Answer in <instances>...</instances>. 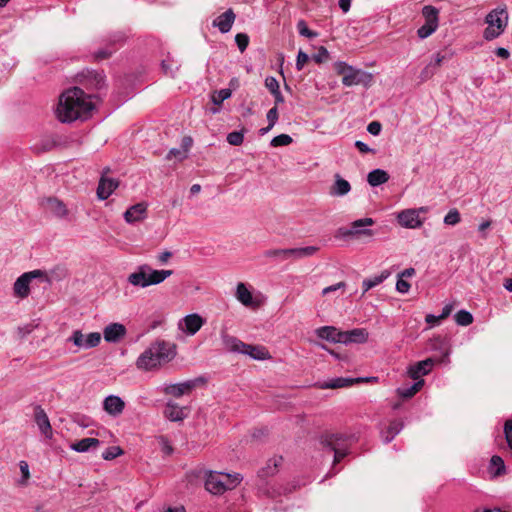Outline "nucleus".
Wrapping results in <instances>:
<instances>
[{
  "label": "nucleus",
  "instance_id": "nucleus-1",
  "mask_svg": "<svg viewBox=\"0 0 512 512\" xmlns=\"http://www.w3.org/2000/svg\"><path fill=\"white\" fill-rule=\"evenodd\" d=\"M93 109L92 95H87L78 87H72L60 95L56 115L59 121L70 123L77 119H86Z\"/></svg>",
  "mask_w": 512,
  "mask_h": 512
},
{
  "label": "nucleus",
  "instance_id": "nucleus-2",
  "mask_svg": "<svg viewBox=\"0 0 512 512\" xmlns=\"http://www.w3.org/2000/svg\"><path fill=\"white\" fill-rule=\"evenodd\" d=\"M175 355L174 344L157 340L139 355L136 360V367L142 371H151L161 364L171 361Z\"/></svg>",
  "mask_w": 512,
  "mask_h": 512
},
{
  "label": "nucleus",
  "instance_id": "nucleus-3",
  "mask_svg": "<svg viewBox=\"0 0 512 512\" xmlns=\"http://www.w3.org/2000/svg\"><path fill=\"white\" fill-rule=\"evenodd\" d=\"M221 339L225 349L229 352L248 355L255 360H266L271 357L269 351L265 347L246 344L225 332H222Z\"/></svg>",
  "mask_w": 512,
  "mask_h": 512
},
{
  "label": "nucleus",
  "instance_id": "nucleus-4",
  "mask_svg": "<svg viewBox=\"0 0 512 512\" xmlns=\"http://www.w3.org/2000/svg\"><path fill=\"white\" fill-rule=\"evenodd\" d=\"M241 481L242 477L238 473L210 472L206 478L205 487L210 493L217 495L234 489Z\"/></svg>",
  "mask_w": 512,
  "mask_h": 512
},
{
  "label": "nucleus",
  "instance_id": "nucleus-5",
  "mask_svg": "<svg viewBox=\"0 0 512 512\" xmlns=\"http://www.w3.org/2000/svg\"><path fill=\"white\" fill-rule=\"evenodd\" d=\"M334 70L342 75V84L346 87L363 84L368 86L372 81V75L368 72L356 69L346 62L337 61L334 64Z\"/></svg>",
  "mask_w": 512,
  "mask_h": 512
},
{
  "label": "nucleus",
  "instance_id": "nucleus-6",
  "mask_svg": "<svg viewBox=\"0 0 512 512\" xmlns=\"http://www.w3.org/2000/svg\"><path fill=\"white\" fill-rule=\"evenodd\" d=\"M353 440V436L336 433L326 434L322 437L321 443L334 452V463H338L347 455L348 448Z\"/></svg>",
  "mask_w": 512,
  "mask_h": 512
},
{
  "label": "nucleus",
  "instance_id": "nucleus-7",
  "mask_svg": "<svg viewBox=\"0 0 512 512\" xmlns=\"http://www.w3.org/2000/svg\"><path fill=\"white\" fill-rule=\"evenodd\" d=\"M507 13L504 9L498 10H492L487 16H486V23L488 26L484 30L483 37L490 41L497 37H499L505 30L507 26Z\"/></svg>",
  "mask_w": 512,
  "mask_h": 512
},
{
  "label": "nucleus",
  "instance_id": "nucleus-8",
  "mask_svg": "<svg viewBox=\"0 0 512 512\" xmlns=\"http://www.w3.org/2000/svg\"><path fill=\"white\" fill-rule=\"evenodd\" d=\"M375 223L374 219L370 217H365L361 219H357L350 224L349 228H339L337 233L343 238H352V237H373L374 231L367 227L372 226Z\"/></svg>",
  "mask_w": 512,
  "mask_h": 512
},
{
  "label": "nucleus",
  "instance_id": "nucleus-9",
  "mask_svg": "<svg viewBox=\"0 0 512 512\" xmlns=\"http://www.w3.org/2000/svg\"><path fill=\"white\" fill-rule=\"evenodd\" d=\"M422 15L425 18V23L418 28L417 35L420 39L428 38L438 28L439 25V10L431 5H426L422 8Z\"/></svg>",
  "mask_w": 512,
  "mask_h": 512
},
{
  "label": "nucleus",
  "instance_id": "nucleus-10",
  "mask_svg": "<svg viewBox=\"0 0 512 512\" xmlns=\"http://www.w3.org/2000/svg\"><path fill=\"white\" fill-rule=\"evenodd\" d=\"M427 212V207L404 209L397 213L396 219L400 226L404 228L417 229L423 225L425 220L420 217V214H425Z\"/></svg>",
  "mask_w": 512,
  "mask_h": 512
},
{
  "label": "nucleus",
  "instance_id": "nucleus-11",
  "mask_svg": "<svg viewBox=\"0 0 512 512\" xmlns=\"http://www.w3.org/2000/svg\"><path fill=\"white\" fill-rule=\"evenodd\" d=\"M204 383L205 379L202 377H198L181 383L165 384L162 388V391L166 395H171L175 398H180L183 395L190 394L196 387Z\"/></svg>",
  "mask_w": 512,
  "mask_h": 512
},
{
  "label": "nucleus",
  "instance_id": "nucleus-12",
  "mask_svg": "<svg viewBox=\"0 0 512 512\" xmlns=\"http://www.w3.org/2000/svg\"><path fill=\"white\" fill-rule=\"evenodd\" d=\"M45 273L41 270H33L19 276L13 285V292L16 297L26 298L30 293V283L33 279L43 277Z\"/></svg>",
  "mask_w": 512,
  "mask_h": 512
},
{
  "label": "nucleus",
  "instance_id": "nucleus-13",
  "mask_svg": "<svg viewBox=\"0 0 512 512\" xmlns=\"http://www.w3.org/2000/svg\"><path fill=\"white\" fill-rule=\"evenodd\" d=\"M126 38L127 36L123 32L111 33L105 40L108 46L97 50L94 54L95 58L98 60L109 58L125 42Z\"/></svg>",
  "mask_w": 512,
  "mask_h": 512
},
{
  "label": "nucleus",
  "instance_id": "nucleus-14",
  "mask_svg": "<svg viewBox=\"0 0 512 512\" xmlns=\"http://www.w3.org/2000/svg\"><path fill=\"white\" fill-rule=\"evenodd\" d=\"M206 323V319L198 313H191L184 316L178 322V329L187 336L195 335Z\"/></svg>",
  "mask_w": 512,
  "mask_h": 512
},
{
  "label": "nucleus",
  "instance_id": "nucleus-15",
  "mask_svg": "<svg viewBox=\"0 0 512 512\" xmlns=\"http://www.w3.org/2000/svg\"><path fill=\"white\" fill-rule=\"evenodd\" d=\"M41 204L52 216L58 219H69V209L62 200L56 197H48L43 199Z\"/></svg>",
  "mask_w": 512,
  "mask_h": 512
},
{
  "label": "nucleus",
  "instance_id": "nucleus-16",
  "mask_svg": "<svg viewBox=\"0 0 512 512\" xmlns=\"http://www.w3.org/2000/svg\"><path fill=\"white\" fill-rule=\"evenodd\" d=\"M103 409L108 415L118 417L125 409V402L117 395H109L103 400Z\"/></svg>",
  "mask_w": 512,
  "mask_h": 512
},
{
  "label": "nucleus",
  "instance_id": "nucleus-17",
  "mask_svg": "<svg viewBox=\"0 0 512 512\" xmlns=\"http://www.w3.org/2000/svg\"><path fill=\"white\" fill-rule=\"evenodd\" d=\"M34 419L41 433L46 438L51 439L53 436L52 427L46 412L40 405H36L34 408Z\"/></svg>",
  "mask_w": 512,
  "mask_h": 512
},
{
  "label": "nucleus",
  "instance_id": "nucleus-18",
  "mask_svg": "<svg viewBox=\"0 0 512 512\" xmlns=\"http://www.w3.org/2000/svg\"><path fill=\"white\" fill-rule=\"evenodd\" d=\"M434 359L427 358L423 361H419L408 368V375L415 381L422 380L421 377L427 375L434 366Z\"/></svg>",
  "mask_w": 512,
  "mask_h": 512
},
{
  "label": "nucleus",
  "instance_id": "nucleus-19",
  "mask_svg": "<svg viewBox=\"0 0 512 512\" xmlns=\"http://www.w3.org/2000/svg\"><path fill=\"white\" fill-rule=\"evenodd\" d=\"M369 333L365 328H354L349 331H343L342 344H364L368 341Z\"/></svg>",
  "mask_w": 512,
  "mask_h": 512
},
{
  "label": "nucleus",
  "instance_id": "nucleus-20",
  "mask_svg": "<svg viewBox=\"0 0 512 512\" xmlns=\"http://www.w3.org/2000/svg\"><path fill=\"white\" fill-rule=\"evenodd\" d=\"M148 271H150L148 264L139 265L134 272L129 274L128 283L135 287L146 288Z\"/></svg>",
  "mask_w": 512,
  "mask_h": 512
},
{
  "label": "nucleus",
  "instance_id": "nucleus-21",
  "mask_svg": "<svg viewBox=\"0 0 512 512\" xmlns=\"http://www.w3.org/2000/svg\"><path fill=\"white\" fill-rule=\"evenodd\" d=\"M315 334L320 339L332 342L341 343L343 340V331L337 329L334 326H322L315 330Z\"/></svg>",
  "mask_w": 512,
  "mask_h": 512
},
{
  "label": "nucleus",
  "instance_id": "nucleus-22",
  "mask_svg": "<svg viewBox=\"0 0 512 512\" xmlns=\"http://www.w3.org/2000/svg\"><path fill=\"white\" fill-rule=\"evenodd\" d=\"M126 334V328L120 323H111L104 328L103 336L106 342L117 343Z\"/></svg>",
  "mask_w": 512,
  "mask_h": 512
},
{
  "label": "nucleus",
  "instance_id": "nucleus-23",
  "mask_svg": "<svg viewBox=\"0 0 512 512\" xmlns=\"http://www.w3.org/2000/svg\"><path fill=\"white\" fill-rule=\"evenodd\" d=\"M236 15L232 9H227L213 20V26L217 27L221 33H228L235 21Z\"/></svg>",
  "mask_w": 512,
  "mask_h": 512
},
{
  "label": "nucleus",
  "instance_id": "nucleus-24",
  "mask_svg": "<svg viewBox=\"0 0 512 512\" xmlns=\"http://www.w3.org/2000/svg\"><path fill=\"white\" fill-rule=\"evenodd\" d=\"M147 215V205L143 202L137 203L127 209L124 213V219L127 223H135L144 220Z\"/></svg>",
  "mask_w": 512,
  "mask_h": 512
},
{
  "label": "nucleus",
  "instance_id": "nucleus-25",
  "mask_svg": "<svg viewBox=\"0 0 512 512\" xmlns=\"http://www.w3.org/2000/svg\"><path fill=\"white\" fill-rule=\"evenodd\" d=\"M370 380H376L375 377H359V378H335L329 382H326L321 386V388L324 389H336V388H342V387H349L354 383H360V382H368Z\"/></svg>",
  "mask_w": 512,
  "mask_h": 512
},
{
  "label": "nucleus",
  "instance_id": "nucleus-26",
  "mask_svg": "<svg viewBox=\"0 0 512 512\" xmlns=\"http://www.w3.org/2000/svg\"><path fill=\"white\" fill-rule=\"evenodd\" d=\"M164 416L173 422L182 421L187 417L186 408L168 401L164 409Z\"/></svg>",
  "mask_w": 512,
  "mask_h": 512
},
{
  "label": "nucleus",
  "instance_id": "nucleus-27",
  "mask_svg": "<svg viewBox=\"0 0 512 512\" xmlns=\"http://www.w3.org/2000/svg\"><path fill=\"white\" fill-rule=\"evenodd\" d=\"M117 187L118 181H116L113 178H107L102 176L97 188L98 198L101 200H106Z\"/></svg>",
  "mask_w": 512,
  "mask_h": 512
},
{
  "label": "nucleus",
  "instance_id": "nucleus-28",
  "mask_svg": "<svg viewBox=\"0 0 512 512\" xmlns=\"http://www.w3.org/2000/svg\"><path fill=\"white\" fill-rule=\"evenodd\" d=\"M404 428V422L400 419L392 420L385 430L381 431L384 443L391 442Z\"/></svg>",
  "mask_w": 512,
  "mask_h": 512
},
{
  "label": "nucleus",
  "instance_id": "nucleus-29",
  "mask_svg": "<svg viewBox=\"0 0 512 512\" xmlns=\"http://www.w3.org/2000/svg\"><path fill=\"white\" fill-rule=\"evenodd\" d=\"M100 443L97 438H83L70 444V449L78 453H85L96 449Z\"/></svg>",
  "mask_w": 512,
  "mask_h": 512
},
{
  "label": "nucleus",
  "instance_id": "nucleus-30",
  "mask_svg": "<svg viewBox=\"0 0 512 512\" xmlns=\"http://www.w3.org/2000/svg\"><path fill=\"white\" fill-rule=\"evenodd\" d=\"M351 190L350 183L343 179L339 174L335 175V181L330 188L329 194L331 196L342 197L348 194Z\"/></svg>",
  "mask_w": 512,
  "mask_h": 512
},
{
  "label": "nucleus",
  "instance_id": "nucleus-31",
  "mask_svg": "<svg viewBox=\"0 0 512 512\" xmlns=\"http://www.w3.org/2000/svg\"><path fill=\"white\" fill-rule=\"evenodd\" d=\"M173 274L172 270H157L150 266L147 277V287L151 285H158L164 282L168 277Z\"/></svg>",
  "mask_w": 512,
  "mask_h": 512
},
{
  "label": "nucleus",
  "instance_id": "nucleus-32",
  "mask_svg": "<svg viewBox=\"0 0 512 512\" xmlns=\"http://www.w3.org/2000/svg\"><path fill=\"white\" fill-rule=\"evenodd\" d=\"M444 59V56L437 53L434 57V60L429 62L420 72V79L421 81H427L430 79L436 72L437 68L440 66Z\"/></svg>",
  "mask_w": 512,
  "mask_h": 512
},
{
  "label": "nucleus",
  "instance_id": "nucleus-33",
  "mask_svg": "<svg viewBox=\"0 0 512 512\" xmlns=\"http://www.w3.org/2000/svg\"><path fill=\"white\" fill-rule=\"evenodd\" d=\"M318 247L316 246H306L299 248H289L286 249V258L294 257V258H305L314 255L318 251Z\"/></svg>",
  "mask_w": 512,
  "mask_h": 512
},
{
  "label": "nucleus",
  "instance_id": "nucleus-34",
  "mask_svg": "<svg viewBox=\"0 0 512 512\" xmlns=\"http://www.w3.org/2000/svg\"><path fill=\"white\" fill-rule=\"evenodd\" d=\"M389 180V174L382 169H374L368 173L367 181L372 187H377Z\"/></svg>",
  "mask_w": 512,
  "mask_h": 512
},
{
  "label": "nucleus",
  "instance_id": "nucleus-35",
  "mask_svg": "<svg viewBox=\"0 0 512 512\" xmlns=\"http://www.w3.org/2000/svg\"><path fill=\"white\" fill-rule=\"evenodd\" d=\"M389 276L390 272L384 270L379 275L364 279L362 282L363 294L384 282Z\"/></svg>",
  "mask_w": 512,
  "mask_h": 512
},
{
  "label": "nucleus",
  "instance_id": "nucleus-36",
  "mask_svg": "<svg viewBox=\"0 0 512 512\" xmlns=\"http://www.w3.org/2000/svg\"><path fill=\"white\" fill-rule=\"evenodd\" d=\"M282 461L283 458L281 456H276L269 459L267 465L258 472V476L264 479L266 477L274 475L277 472V468L282 463Z\"/></svg>",
  "mask_w": 512,
  "mask_h": 512
},
{
  "label": "nucleus",
  "instance_id": "nucleus-37",
  "mask_svg": "<svg viewBox=\"0 0 512 512\" xmlns=\"http://www.w3.org/2000/svg\"><path fill=\"white\" fill-rule=\"evenodd\" d=\"M236 298L244 306H252L254 304L251 292L242 282L238 283L236 288Z\"/></svg>",
  "mask_w": 512,
  "mask_h": 512
},
{
  "label": "nucleus",
  "instance_id": "nucleus-38",
  "mask_svg": "<svg viewBox=\"0 0 512 512\" xmlns=\"http://www.w3.org/2000/svg\"><path fill=\"white\" fill-rule=\"evenodd\" d=\"M424 385V380L416 381L413 385L408 387H399L397 394L405 399L413 397Z\"/></svg>",
  "mask_w": 512,
  "mask_h": 512
},
{
  "label": "nucleus",
  "instance_id": "nucleus-39",
  "mask_svg": "<svg viewBox=\"0 0 512 512\" xmlns=\"http://www.w3.org/2000/svg\"><path fill=\"white\" fill-rule=\"evenodd\" d=\"M490 471L494 474V476H500L505 473V463L500 456H492L490 460Z\"/></svg>",
  "mask_w": 512,
  "mask_h": 512
},
{
  "label": "nucleus",
  "instance_id": "nucleus-40",
  "mask_svg": "<svg viewBox=\"0 0 512 512\" xmlns=\"http://www.w3.org/2000/svg\"><path fill=\"white\" fill-rule=\"evenodd\" d=\"M232 95V91L228 88L215 91L212 95V102L215 105H221L225 100L229 99Z\"/></svg>",
  "mask_w": 512,
  "mask_h": 512
},
{
  "label": "nucleus",
  "instance_id": "nucleus-41",
  "mask_svg": "<svg viewBox=\"0 0 512 512\" xmlns=\"http://www.w3.org/2000/svg\"><path fill=\"white\" fill-rule=\"evenodd\" d=\"M455 321L460 326H468L473 322V316L466 310L458 311L455 316Z\"/></svg>",
  "mask_w": 512,
  "mask_h": 512
},
{
  "label": "nucleus",
  "instance_id": "nucleus-42",
  "mask_svg": "<svg viewBox=\"0 0 512 512\" xmlns=\"http://www.w3.org/2000/svg\"><path fill=\"white\" fill-rule=\"evenodd\" d=\"M56 146V141L52 137H44L40 140L38 144L35 145V149L37 152H45L50 151Z\"/></svg>",
  "mask_w": 512,
  "mask_h": 512
},
{
  "label": "nucleus",
  "instance_id": "nucleus-43",
  "mask_svg": "<svg viewBox=\"0 0 512 512\" xmlns=\"http://www.w3.org/2000/svg\"><path fill=\"white\" fill-rule=\"evenodd\" d=\"M101 334L99 332H91L85 337L84 349L93 348L99 345Z\"/></svg>",
  "mask_w": 512,
  "mask_h": 512
},
{
  "label": "nucleus",
  "instance_id": "nucleus-44",
  "mask_svg": "<svg viewBox=\"0 0 512 512\" xmlns=\"http://www.w3.org/2000/svg\"><path fill=\"white\" fill-rule=\"evenodd\" d=\"M461 221L460 213L457 209H451L444 217L446 225L455 226Z\"/></svg>",
  "mask_w": 512,
  "mask_h": 512
},
{
  "label": "nucleus",
  "instance_id": "nucleus-45",
  "mask_svg": "<svg viewBox=\"0 0 512 512\" xmlns=\"http://www.w3.org/2000/svg\"><path fill=\"white\" fill-rule=\"evenodd\" d=\"M226 140H227V142L230 145L239 146V145H241L243 143L244 132L243 131H233V132H230L227 135Z\"/></svg>",
  "mask_w": 512,
  "mask_h": 512
},
{
  "label": "nucleus",
  "instance_id": "nucleus-46",
  "mask_svg": "<svg viewBox=\"0 0 512 512\" xmlns=\"http://www.w3.org/2000/svg\"><path fill=\"white\" fill-rule=\"evenodd\" d=\"M122 454H123V450L119 446H111V447H108L102 453V458L104 460H113Z\"/></svg>",
  "mask_w": 512,
  "mask_h": 512
},
{
  "label": "nucleus",
  "instance_id": "nucleus-47",
  "mask_svg": "<svg viewBox=\"0 0 512 512\" xmlns=\"http://www.w3.org/2000/svg\"><path fill=\"white\" fill-rule=\"evenodd\" d=\"M297 29L301 36H304V37H307L310 39L315 38L318 35L317 32L312 31L308 28V26L304 20H300L297 23Z\"/></svg>",
  "mask_w": 512,
  "mask_h": 512
},
{
  "label": "nucleus",
  "instance_id": "nucleus-48",
  "mask_svg": "<svg viewBox=\"0 0 512 512\" xmlns=\"http://www.w3.org/2000/svg\"><path fill=\"white\" fill-rule=\"evenodd\" d=\"M292 138L291 136L287 135V134H280L276 137H274L272 140H271V146L273 147H279V146H287L289 144L292 143Z\"/></svg>",
  "mask_w": 512,
  "mask_h": 512
},
{
  "label": "nucleus",
  "instance_id": "nucleus-49",
  "mask_svg": "<svg viewBox=\"0 0 512 512\" xmlns=\"http://www.w3.org/2000/svg\"><path fill=\"white\" fill-rule=\"evenodd\" d=\"M85 337L80 330L73 331L72 335L68 338L67 341L72 342L75 346L79 348H84Z\"/></svg>",
  "mask_w": 512,
  "mask_h": 512
},
{
  "label": "nucleus",
  "instance_id": "nucleus-50",
  "mask_svg": "<svg viewBox=\"0 0 512 512\" xmlns=\"http://www.w3.org/2000/svg\"><path fill=\"white\" fill-rule=\"evenodd\" d=\"M235 42L240 50V52H244L249 44V36L245 33H238L235 36Z\"/></svg>",
  "mask_w": 512,
  "mask_h": 512
},
{
  "label": "nucleus",
  "instance_id": "nucleus-51",
  "mask_svg": "<svg viewBox=\"0 0 512 512\" xmlns=\"http://www.w3.org/2000/svg\"><path fill=\"white\" fill-rule=\"evenodd\" d=\"M265 87L270 91L271 94L280 90L278 80L273 76H267L265 79Z\"/></svg>",
  "mask_w": 512,
  "mask_h": 512
},
{
  "label": "nucleus",
  "instance_id": "nucleus-52",
  "mask_svg": "<svg viewBox=\"0 0 512 512\" xmlns=\"http://www.w3.org/2000/svg\"><path fill=\"white\" fill-rule=\"evenodd\" d=\"M328 58H329V52L325 47H320L318 49V51L315 54H313V56H312V59L316 63H322V62L328 60Z\"/></svg>",
  "mask_w": 512,
  "mask_h": 512
},
{
  "label": "nucleus",
  "instance_id": "nucleus-53",
  "mask_svg": "<svg viewBox=\"0 0 512 512\" xmlns=\"http://www.w3.org/2000/svg\"><path fill=\"white\" fill-rule=\"evenodd\" d=\"M159 443H160V446H161V451L165 454V455H171L174 451L172 445L170 444V442L168 441V439L165 437V436H160L159 437Z\"/></svg>",
  "mask_w": 512,
  "mask_h": 512
},
{
  "label": "nucleus",
  "instance_id": "nucleus-54",
  "mask_svg": "<svg viewBox=\"0 0 512 512\" xmlns=\"http://www.w3.org/2000/svg\"><path fill=\"white\" fill-rule=\"evenodd\" d=\"M505 439L509 448L512 450V420L509 419L504 424Z\"/></svg>",
  "mask_w": 512,
  "mask_h": 512
},
{
  "label": "nucleus",
  "instance_id": "nucleus-55",
  "mask_svg": "<svg viewBox=\"0 0 512 512\" xmlns=\"http://www.w3.org/2000/svg\"><path fill=\"white\" fill-rule=\"evenodd\" d=\"M186 157H187V154H185V151H182L177 148H172L166 156V158L169 160L175 158L180 161L185 159Z\"/></svg>",
  "mask_w": 512,
  "mask_h": 512
},
{
  "label": "nucleus",
  "instance_id": "nucleus-56",
  "mask_svg": "<svg viewBox=\"0 0 512 512\" xmlns=\"http://www.w3.org/2000/svg\"><path fill=\"white\" fill-rule=\"evenodd\" d=\"M309 60V56L308 54H306L305 52H303L302 50H300L297 54V59H296V69L298 71L302 70L305 63Z\"/></svg>",
  "mask_w": 512,
  "mask_h": 512
},
{
  "label": "nucleus",
  "instance_id": "nucleus-57",
  "mask_svg": "<svg viewBox=\"0 0 512 512\" xmlns=\"http://www.w3.org/2000/svg\"><path fill=\"white\" fill-rule=\"evenodd\" d=\"M410 287V283L402 278H399L396 282V290L401 294L408 293Z\"/></svg>",
  "mask_w": 512,
  "mask_h": 512
},
{
  "label": "nucleus",
  "instance_id": "nucleus-58",
  "mask_svg": "<svg viewBox=\"0 0 512 512\" xmlns=\"http://www.w3.org/2000/svg\"><path fill=\"white\" fill-rule=\"evenodd\" d=\"M267 120H268V123L270 124V127H274V125L276 124V122L278 120V108L276 106L272 107L267 112Z\"/></svg>",
  "mask_w": 512,
  "mask_h": 512
},
{
  "label": "nucleus",
  "instance_id": "nucleus-59",
  "mask_svg": "<svg viewBox=\"0 0 512 512\" xmlns=\"http://www.w3.org/2000/svg\"><path fill=\"white\" fill-rule=\"evenodd\" d=\"M19 468L22 474V483H25L30 478L29 466L26 461L19 462Z\"/></svg>",
  "mask_w": 512,
  "mask_h": 512
},
{
  "label": "nucleus",
  "instance_id": "nucleus-60",
  "mask_svg": "<svg viewBox=\"0 0 512 512\" xmlns=\"http://www.w3.org/2000/svg\"><path fill=\"white\" fill-rule=\"evenodd\" d=\"M93 80L95 82L96 89L100 90L105 86V76L102 73L94 72Z\"/></svg>",
  "mask_w": 512,
  "mask_h": 512
},
{
  "label": "nucleus",
  "instance_id": "nucleus-61",
  "mask_svg": "<svg viewBox=\"0 0 512 512\" xmlns=\"http://www.w3.org/2000/svg\"><path fill=\"white\" fill-rule=\"evenodd\" d=\"M286 249H273V250H268L265 252V256L266 257H275V258H278V257H281L283 259H286Z\"/></svg>",
  "mask_w": 512,
  "mask_h": 512
},
{
  "label": "nucleus",
  "instance_id": "nucleus-62",
  "mask_svg": "<svg viewBox=\"0 0 512 512\" xmlns=\"http://www.w3.org/2000/svg\"><path fill=\"white\" fill-rule=\"evenodd\" d=\"M381 124L377 121H372L371 123L368 124L367 126V131L374 135V136H377L379 135V133L381 132Z\"/></svg>",
  "mask_w": 512,
  "mask_h": 512
},
{
  "label": "nucleus",
  "instance_id": "nucleus-63",
  "mask_svg": "<svg viewBox=\"0 0 512 512\" xmlns=\"http://www.w3.org/2000/svg\"><path fill=\"white\" fill-rule=\"evenodd\" d=\"M172 257V253L170 251H163L157 255V260L160 264H165Z\"/></svg>",
  "mask_w": 512,
  "mask_h": 512
},
{
  "label": "nucleus",
  "instance_id": "nucleus-64",
  "mask_svg": "<svg viewBox=\"0 0 512 512\" xmlns=\"http://www.w3.org/2000/svg\"><path fill=\"white\" fill-rule=\"evenodd\" d=\"M355 147L361 152V153H369L372 152V149L369 148V146L364 143L363 141L357 140L355 142Z\"/></svg>",
  "mask_w": 512,
  "mask_h": 512
}]
</instances>
